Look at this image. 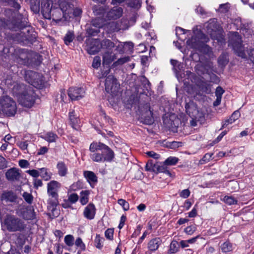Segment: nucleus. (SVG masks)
<instances>
[{
	"mask_svg": "<svg viewBox=\"0 0 254 254\" xmlns=\"http://www.w3.org/2000/svg\"><path fill=\"white\" fill-rule=\"evenodd\" d=\"M212 155L213 153H208L205 154L203 158L199 161V163L202 164L208 162L211 159Z\"/></svg>",
	"mask_w": 254,
	"mask_h": 254,
	"instance_id": "obj_55",
	"label": "nucleus"
},
{
	"mask_svg": "<svg viewBox=\"0 0 254 254\" xmlns=\"http://www.w3.org/2000/svg\"><path fill=\"white\" fill-rule=\"evenodd\" d=\"M87 32L91 36H95L99 32V28L92 26L87 30Z\"/></svg>",
	"mask_w": 254,
	"mask_h": 254,
	"instance_id": "obj_61",
	"label": "nucleus"
},
{
	"mask_svg": "<svg viewBox=\"0 0 254 254\" xmlns=\"http://www.w3.org/2000/svg\"><path fill=\"white\" fill-rule=\"evenodd\" d=\"M228 62L227 56L225 54H222L218 59L219 64L222 66L226 65Z\"/></svg>",
	"mask_w": 254,
	"mask_h": 254,
	"instance_id": "obj_45",
	"label": "nucleus"
},
{
	"mask_svg": "<svg viewBox=\"0 0 254 254\" xmlns=\"http://www.w3.org/2000/svg\"><path fill=\"white\" fill-rule=\"evenodd\" d=\"M118 203L123 207L125 211H127L129 209V203L126 200L124 199H119L118 200Z\"/></svg>",
	"mask_w": 254,
	"mask_h": 254,
	"instance_id": "obj_50",
	"label": "nucleus"
},
{
	"mask_svg": "<svg viewBox=\"0 0 254 254\" xmlns=\"http://www.w3.org/2000/svg\"><path fill=\"white\" fill-rule=\"evenodd\" d=\"M23 217L27 220H33L35 218L34 209L32 207L28 208L23 212Z\"/></svg>",
	"mask_w": 254,
	"mask_h": 254,
	"instance_id": "obj_30",
	"label": "nucleus"
},
{
	"mask_svg": "<svg viewBox=\"0 0 254 254\" xmlns=\"http://www.w3.org/2000/svg\"><path fill=\"white\" fill-rule=\"evenodd\" d=\"M69 118L72 127L75 129H78L80 127V121L75 115L74 111H72L69 112Z\"/></svg>",
	"mask_w": 254,
	"mask_h": 254,
	"instance_id": "obj_25",
	"label": "nucleus"
},
{
	"mask_svg": "<svg viewBox=\"0 0 254 254\" xmlns=\"http://www.w3.org/2000/svg\"><path fill=\"white\" fill-rule=\"evenodd\" d=\"M40 176L45 181H48L51 178L52 173L48 171L47 169L42 168L39 169Z\"/></svg>",
	"mask_w": 254,
	"mask_h": 254,
	"instance_id": "obj_36",
	"label": "nucleus"
},
{
	"mask_svg": "<svg viewBox=\"0 0 254 254\" xmlns=\"http://www.w3.org/2000/svg\"><path fill=\"white\" fill-rule=\"evenodd\" d=\"M25 80L34 87L40 88L44 84L43 75L32 70H26L24 72Z\"/></svg>",
	"mask_w": 254,
	"mask_h": 254,
	"instance_id": "obj_7",
	"label": "nucleus"
},
{
	"mask_svg": "<svg viewBox=\"0 0 254 254\" xmlns=\"http://www.w3.org/2000/svg\"><path fill=\"white\" fill-rule=\"evenodd\" d=\"M103 239L99 235H96L94 240V243L97 248L100 249L103 247Z\"/></svg>",
	"mask_w": 254,
	"mask_h": 254,
	"instance_id": "obj_46",
	"label": "nucleus"
},
{
	"mask_svg": "<svg viewBox=\"0 0 254 254\" xmlns=\"http://www.w3.org/2000/svg\"><path fill=\"white\" fill-rule=\"evenodd\" d=\"M0 107L1 111L8 116H14L17 110L15 101L6 95L0 98Z\"/></svg>",
	"mask_w": 254,
	"mask_h": 254,
	"instance_id": "obj_5",
	"label": "nucleus"
},
{
	"mask_svg": "<svg viewBox=\"0 0 254 254\" xmlns=\"http://www.w3.org/2000/svg\"><path fill=\"white\" fill-rule=\"evenodd\" d=\"M74 38V33L71 31H68L64 37V43L68 45L72 42Z\"/></svg>",
	"mask_w": 254,
	"mask_h": 254,
	"instance_id": "obj_40",
	"label": "nucleus"
},
{
	"mask_svg": "<svg viewBox=\"0 0 254 254\" xmlns=\"http://www.w3.org/2000/svg\"><path fill=\"white\" fill-rule=\"evenodd\" d=\"M85 90L81 87H70L68 89V95L71 100H77L83 98Z\"/></svg>",
	"mask_w": 254,
	"mask_h": 254,
	"instance_id": "obj_14",
	"label": "nucleus"
},
{
	"mask_svg": "<svg viewBox=\"0 0 254 254\" xmlns=\"http://www.w3.org/2000/svg\"><path fill=\"white\" fill-rule=\"evenodd\" d=\"M53 7L52 0H41V12L45 18L51 19V12Z\"/></svg>",
	"mask_w": 254,
	"mask_h": 254,
	"instance_id": "obj_13",
	"label": "nucleus"
},
{
	"mask_svg": "<svg viewBox=\"0 0 254 254\" xmlns=\"http://www.w3.org/2000/svg\"><path fill=\"white\" fill-rule=\"evenodd\" d=\"M194 114L191 118L197 119L198 122H202L204 120V114L202 111L197 109V111H194Z\"/></svg>",
	"mask_w": 254,
	"mask_h": 254,
	"instance_id": "obj_42",
	"label": "nucleus"
},
{
	"mask_svg": "<svg viewBox=\"0 0 254 254\" xmlns=\"http://www.w3.org/2000/svg\"><path fill=\"white\" fill-rule=\"evenodd\" d=\"M178 161V158L174 156H170L165 160L164 163H165L167 166H172L176 165Z\"/></svg>",
	"mask_w": 254,
	"mask_h": 254,
	"instance_id": "obj_41",
	"label": "nucleus"
},
{
	"mask_svg": "<svg viewBox=\"0 0 254 254\" xmlns=\"http://www.w3.org/2000/svg\"><path fill=\"white\" fill-rule=\"evenodd\" d=\"M61 184L56 181H51L47 184V194H58Z\"/></svg>",
	"mask_w": 254,
	"mask_h": 254,
	"instance_id": "obj_15",
	"label": "nucleus"
},
{
	"mask_svg": "<svg viewBox=\"0 0 254 254\" xmlns=\"http://www.w3.org/2000/svg\"><path fill=\"white\" fill-rule=\"evenodd\" d=\"M26 173L29 174L32 177L37 178L40 176V172L37 170H28L26 171Z\"/></svg>",
	"mask_w": 254,
	"mask_h": 254,
	"instance_id": "obj_58",
	"label": "nucleus"
},
{
	"mask_svg": "<svg viewBox=\"0 0 254 254\" xmlns=\"http://www.w3.org/2000/svg\"><path fill=\"white\" fill-rule=\"evenodd\" d=\"M208 39L205 35L201 33H199L198 36L193 35L191 39H188L187 41V46L190 48L201 50V48H204L208 52L210 48L208 46L204 44L207 42Z\"/></svg>",
	"mask_w": 254,
	"mask_h": 254,
	"instance_id": "obj_3",
	"label": "nucleus"
},
{
	"mask_svg": "<svg viewBox=\"0 0 254 254\" xmlns=\"http://www.w3.org/2000/svg\"><path fill=\"white\" fill-rule=\"evenodd\" d=\"M104 29L108 33L118 31L120 29L118 24L115 21L107 22L106 21Z\"/></svg>",
	"mask_w": 254,
	"mask_h": 254,
	"instance_id": "obj_24",
	"label": "nucleus"
},
{
	"mask_svg": "<svg viewBox=\"0 0 254 254\" xmlns=\"http://www.w3.org/2000/svg\"><path fill=\"white\" fill-rule=\"evenodd\" d=\"M162 243L160 238L157 237L151 239L147 245L148 250L151 252H155L157 250Z\"/></svg>",
	"mask_w": 254,
	"mask_h": 254,
	"instance_id": "obj_18",
	"label": "nucleus"
},
{
	"mask_svg": "<svg viewBox=\"0 0 254 254\" xmlns=\"http://www.w3.org/2000/svg\"><path fill=\"white\" fill-rule=\"evenodd\" d=\"M6 179L10 181H18L20 178V174L19 170L16 168H11L7 171L5 173Z\"/></svg>",
	"mask_w": 254,
	"mask_h": 254,
	"instance_id": "obj_16",
	"label": "nucleus"
},
{
	"mask_svg": "<svg viewBox=\"0 0 254 254\" xmlns=\"http://www.w3.org/2000/svg\"><path fill=\"white\" fill-rule=\"evenodd\" d=\"M102 49V44L99 39H92L87 42L86 50L90 55H95Z\"/></svg>",
	"mask_w": 254,
	"mask_h": 254,
	"instance_id": "obj_12",
	"label": "nucleus"
},
{
	"mask_svg": "<svg viewBox=\"0 0 254 254\" xmlns=\"http://www.w3.org/2000/svg\"><path fill=\"white\" fill-rule=\"evenodd\" d=\"M22 196L26 202L29 204L32 203L33 200V197L31 193L24 192L22 194Z\"/></svg>",
	"mask_w": 254,
	"mask_h": 254,
	"instance_id": "obj_52",
	"label": "nucleus"
},
{
	"mask_svg": "<svg viewBox=\"0 0 254 254\" xmlns=\"http://www.w3.org/2000/svg\"><path fill=\"white\" fill-rule=\"evenodd\" d=\"M101 65V59L100 57L96 56L93 61L92 66L94 68H98Z\"/></svg>",
	"mask_w": 254,
	"mask_h": 254,
	"instance_id": "obj_57",
	"label": "nucleus"
},
{
	"mask_svg": "<svg viewBox=\"0 0 254 254\" xmlns=\"http://www.w3.org/2000/svg\"><path fill=\"white\" fill-rule=\"evenodd\" d=\"M167 165L164 163L156 164V172H162L171 176V174L170 172L167 169Z\"/></svg>",
	"mask_w": 254,
	"mask_h": 254,
	"instance_id": "obj_33",
	"label": "nucleus"
},
{
	"mask_svg": "<svg viewBox=\"0 0 254 254\" xmlns=\"http://www.w3.org/2000/svg\"><path fill=\"white\" fill-rule=\"evenodd\" d=\"M47 208L49 211L48 215L51 218L57 217L60 214V211L57 209L59 204V194H48Z\"/></svg>",
	"mask_w": 254,
	"mask_h": 254,
	"instance_id": "obj_9",
	"label": "nucleus"
},
{
	"mask_svg": "<svg viewBox=\"0 0 254 254\" xmlns=\"http://www.w3.org/2000/svg\"><path fill=\"white\" fill-rule=\"evenodd\" d=\"M141 3L140 0H132L129 3V5L131 7L138 8L140 6Z\"/></svg>",
	"mask_w": 254,
	"mask_h": 254,
	"instance_id": "obj_62",
	"label": "nucleus"
},
{
	"mask_svg": "<svg viewBox=\"0 0 254 254\" xmlns=\"http://www.w3.org/2000/svg\"><path fill=\"white\" fill-rule=\"evenodd\" d=\"M79 199L78 195L75 193L70 194L68 196V200L71 203H75Z\"/></svg>",
	"mask_w": 254,
	"mask_h": 254,
	"instance_id": "obj_56",
	"label": "nucleus"
},
{
	"mask_svg": "<svg viewBox=\"0 0 254 254\" xmlns=\"http://www.w3.org/2000/svg\"><path fill=\"white\" fill-rule=\"evenodd\" d=\"M206 28L208 34L210 35L212 39H216L219 42H223L224 39L222 34V30L217 24L215 19L210 20L206 24Z\"/></svg>",
	"mask_w": 254,
	"mask_h": 254,
	"instance_id": "obj_8",
	"label": "nucleus"
},
{
	"mask_svg": "<svg viewBox=\"0 0 254 254\" xmlns=\"http://www.w3.org/2000/svg\"><path fill=\"white\" fill-rule=\"evenodd\" d=\"M25 88L24 85L15 83L12 88V92L13 95L16 96L17 98L23 92H24L23 90L25 89Z\"/></svg>",
	"mask_w": 254,
	"mask_h": 254,
	"instance_id": "obj_27",
	"label": "nucleus"
},
{
	"mask_svg": "<svg viewBox=\"0 0 254 254\" xmlns=\"http://www.w3.org/2000/svg\"><path fill=\"white\" fill-rule=\"evenodd\" d=\"M221 200L229 205L236 204L238 202V200L233 196L226 195L221 197Z\"/></svg>",
	"mask_w": 254,
	"mask_h": 254,
	"instance_id": "obj_34",
	"label": "nucleus"
},
{
	"mask_svg": "<svg viewBox=\"0 0 254 254\" xmlns=\"http://www.w3.org/2000/svg\"><path fill=\"white\" fill-rule=\"evenodd\" d=\"M123 14V9L121 7H114L107 14L109 19H116L120 17Z\"/></svg>",
	"mask_w": 254,
	"mask_h": 254,
	"instance_id": "obj_19",
	"label": "nucleus"
},
{
	"mask_svg": "<svg viewBox=\"0 0 254 254\" xmlns=\"http://www.w3.org/2000/svg\"><path fill=\"white\" fill-rule=\"evenodd\" d=\"M106 20L103 17L98 16L92 21L93 27L98 28H103L104 29Z\"/></svg>",
	"mask_w": 254,
	"mask_h": 254,
	"instance_id": "obj_28",
	"label": "nucleus"
},
{
	"mask_svg": "<svg viewBox=\"0 0 254 254\" xmlns=\"http://www.w3.org/2000/svg\"><path fill=\"white\" fill-rule=\"evenodd\" d=\"M89 150L92 152L90 158L96 162H110L115 157L114 151L106 144L97 142H92L89 147Z\"/></svg>",
	"mask_w": 254,
	"mask_h": 254,
	"instance_id": "obj_1",
	"label": "nucleus"
},
{
	"mask_svg": "<svg viewBox=\"0 0 254 254\" xmlns=\"http://www.w3.org/2000/svg\"><path fill=\"white\" fill-rule=\"evenodd\" d=\"M241 116L240 113L239 111H235L231 115L230 118L225 120L222 126V127L221 129H222L225 127H226L227 126H228L230 124H232L234 122H235V121L238 120Z\"/></svg>",
	"mask_w": 254,
	"mask_h": 254,
	"instance_id": "obj_21",
	"label": "nucleus"
},
{
	"mask_svg": "<svg viewBox=\"0 0 254 254\" xmlns=\"http://www.w3.org/2000/svg\"><path fill=\"white\" fill-rule=\"evenodd\" d=\"M179 249L178 242L176 241H173L170 245L168 253L170 254H175L178 251Z\"/></svg>",
	"mask_w": 254,
	"mask_h": 254,
	"instance_id": "obj_39",
	"label": "nucleus"
},
{
	"mask_svg": "<svg viewBox=\"0 0 254 254\" xmlns=\"http://www.w3.org/2000/svg\"><path fill=\"white\" fill-rule=\"evenodd\" d=\"M229 43L238 56L245 58L246 57L244 48L242 45L241 37L237 32H231L229 33Z\"/></svg>",
	"mask_w": 254,
	"mask_h": 254,
	"instance_id": "obj_4",
	"label": "nucleus"
},
{
	"mask_svg": "<svg viewBox=\"0 0 254 254\" xmlns=\"http://www.w3.org/2000/svg\"><path fill=\"white\" fill-rule=\"evenodd\" d=\"M41 137L49 143L54 142L58 138L57 135L53 132H48L41 135Z\"/></svg>",
	"mask_w": 254,
	"mask_h": 254,
	"instance_id": "obj_31",
	"label": "nucleus"
},
{
	"mask_svg": "<svg viewBox=\"0 0 254 254\" xmlns=\"http://www.w3.org/2000/svg\"><path fill=\"white\" fill-rule=\"evenodd\" d=\"M10 49L8 48L5 47L3 45L0 44V56H2L6 58L8 56Z\"/></svg>",
	"mask_w": 254,
	"mask_h": 254,
	"instance_id": "obj_47",
	"label": "nucleus"
},
{
	"mask_svg": "<svg viewBox=\"0 0 254 254\" xmlns=\"http://www.w3.org/2000/svg\"><path fill=\"white\" fill-rule=\"evenodd\" d=\"M102 48L111 50L115 46V44L109 39H105L101 42Z\"/></svg>",
	"mask_w": 254,
	"mask_h": 254,
	"instance_id": "obj_37",
	"label": "nucleus"
},
{
	"mask_svg": "<svg viewBox=\"0 0 254 254\" xmlns=\"http://www.w3.org/2000/svg\"><path fill=\"white\" fill-rule=\"evenodd\" d=\"M129 57H125L123 58H121L119 59L116 62L114 63L113 65L115 66H118L119 65H122L127 62L129 61Z\"/></svg>",
	"mask_w": 254,
	"mask_h": 254,
	"instance_id": "obj_51",
	"label": "nucleus"
},
{
	"mask_svg": "<svg viewBox=\"0 0 254 254\" xmlns=\"http://www.w3.org/2000/svg\"><path fill=\"white\" fill-rule=\"evenodd\" d=\"M186 110L187 114L191 118L194 114V111H197L198 109L196 104L193 101H190L186 103Z\"/></svg>",
	"mask_w": 254,
	"mask_h": 254,
	"instance_id": "obj_29",
	"label": "nucleus"
},
{
	"mask_svg": "<svg viewBox=\"0 0 254 254\" xmlns=\"http://www.w3.org/2000/svg\"><path fill=\"white\" fill-rule=\"evenodd\" d=\"M90 191L87 190H82L80 192V202L82 205L86 204L89 201Z\"/></svg>",
	"mask_w": 254,
	"mask_h": 254,
	"instance_id": "obj_32",
	"label": "nucleus"
},
{
	"mask_svg": "<svg viewBox=\"0 0 254 254\" xmlns=\"http://www.w3.org/2000/svg\"><path fill=\"white\" fill-rule=\"evenodd\" d=\"M17 100L22 106L31 108L35 103V93L30 88H27L17 98Z\"/></svg>",
	"mask_w": 254,
	"mask_h": 254,
	"instance_id": "obj_10",
	"label": "nucleus"
},
{
	"mask_svg": "<svg viewBox=\"0 0 254 254\" xmlns=\"http://www.w3.org/2000/svg\"><path fill=\"white\" fill-rule=\"evenodd\" d=\"M190 192L189 189H185L180 192V196L184 198H188L190 195Z\"/></svg>",
	"mask_w": 254,
	"mask_h": 254,
	"instance_id": "obj_63",
	"label": "nucleus"
},
{
	"mask_svg": "<svg viewBox=\"0 0 254 254\" xmlns=\"http://www.w3.org/2000/svg\"><path fill=\"white\" fill-rule=\"evenodd\" d=\"M93 12L95 15L103 17L106 14V9L103 6H94Z\"/></svg>",
	"mask_w": 254,
	"mask_h": 254,
	"instance_id": "obj_38",
	"label": "nucleus"
},
{
	"mask_svg": "<svg viewBox=\"0 0 254 254\" xmlns=\"http://www.w3.org/2000/svg\"><path fill=\"white\" fill-rule=\"evenodd\" d=\"M2 198L9 201H13L15 199V197L13 192L8 191L2 194Z\"/></svg>",
	"mask_w": 254,
	"mask_h": 254,
	"instance_id": "obj_43",
	"label": "nucleus"
},
{
	"mask_svg": "<svg viewBox=\"0 0 254 254\" xmlns=\"http://www.w3.org/2000/svg\"><path fill=\"white\" fill-rule=\"evenodd\" d=\"M224 92V90L223 89V88L220 86H218L216 89L215 96L216 97L222 98V96Z\"/></svg>",
	"mask_w": 254,
	"mask_h": 254,
	"instance_id": "obj_64",
	"label": "nucleus"
},
{
	"mask_svg": "<svg viewBox=\"0 0 254 254\" xmlns=\"http://www.w3.org/2000/svg\"><path fill=\"white\" fill-rule=\"evenodd\" d=\"M220 248L223 253H228L233 251L234 247L231 243L227 241L221 245Z\"/></svg>",
	"mask_w": 254,
	"mask_h": 254,
	"instance_id": "obj_35",
	"label": "nucleus"
},
{
	"mask_svg": "<svg viewBox=\"0 0 254 254\" xmlns=\"http://www.w3.org/2000/svg\"><path fill=\"white\" fill-rule=\"evenodd\" d=\"M105 90L113 96L117 95L120 89V84L113 75L107 77L105 83Z\"/></svg>",
	"mask_w": 254,
	"mask_h": 254,
	"instance_id": "obj_11",
	"label": "nucleus"
},
{
	"mask_svg": "<svg viewBox=\"0 0 254 254\" xmlns=\"http://www.w3.org/2000/svg\"><path fill=\"white\" fill-rule=\"evenodd\" d=\"M82 188V183L80 181H78L73 183L70 187V190L72 191H76Z\"/></svg>",
	"mask_w": 254,
	"mask_h": 254,
	"instance_id": "obj_54",
	"label": "nucleus"
},
{
	"mask_svg": "<svg viewBox=\"0 0 254 254\" xmlns=\"http://www.w3.org/2000/svg\"><path fill=\"white\" fill-rule=\"evenodd\" d=\"M57 168L58 169V174L60 176L64 177L67 174V167L64 162H59L57 165Z\"/></svg>",
	"mask_w": 254,
	"mask_h": 254,
	"instance_id": "obj_26",
	"label": "nucleus"
},
{
	"mask_svg": "<svg viewBox=\"0 0 254 254\" xmlns=\"http://www.w3.org/2000/svg\"><path fill=\"white\" fill-rule=\"evenodd\" d=\"M241 32L245 37L249 38L254 32L253 29L252 25L251 24H245L241 27Z\"/></svg>",
	"mask_w": 254,
	"mask_h": 254,
	"instance_id": "obj_23",
	"label": "nucleus"
},
{
	"mask_svg": "<svg viewBox=\"0 0 254 254\" xmlns=\"http://www.w3.org/2000/svg\"><path fill=\"white\" fill-rule=\"evenodd\" d=\"M196 230V227L194 226H190L186 227L185 229V232L186 234L191 235Z\"/></svg>",
	"mask_w": 254,
	"mask_h": 254,
	"instance_id": "obj_60",
	"label": "nucleus"
},
{
	"mask_svg": "<svg viewBox=\"0 0 254 254\" xmlns=\"http://www.w3.org/2000/svg\"><path fill=\"white\" fill-rule=\"evenodd\" d=\"M4 223L7 230L10 232H21L26 227L22 220L13 215L8 216Z\"/></svg>",
	"mask_w": 254,
	"mask_h": 254,
	"instance_id": "obj_6",
	"label": "nucleus"
},
{
	"mask_svg": "<svg viewBox=\"0 0 254 254\" xmlns=\"http://www.w3.org/2000/svg\"><path fill=\"white\" fill-rule=\"evenodd\" d=\"M84 176L86 179L87 182L90 184V186L93 188L95 183L97 182V177L92 171H85L84 172Z\"/></svg>",
	"mask_w": 254,
	"mask_h": 254,
	"instance_id": "obj_22",
	"label": "nucleus"
},
{
	"mask_svg": "<svg viewBox=\"0 0 254 254\" xmlns=\"http://www.w3.org/2000/svg\"><path fill=\"white\" fill-rule=\"evenodd\" d=\"M75 245L80 251H84L85 249V245L80 238L76 239L75 242Z\"/></svg>",
	"mask_w": 254,
	"mask_h": 254,
	"instance_id": "obj_48",
	"label": "nucleus"
},
{
	"mask_svg": "<svg viewBox=\"0 0 254 254\" xmlns=\"http://www.w3.org/2000/svg\"><path fill=\"white\" fill-rule=\"evenodd\" d=\"M116 54L109 51L106 52L103 56V64L108 65L116 59Z\"/></svg>",
	"mask_w": 254,
	"mask_h": 254,
	"instance_id": "obj_20",
	"label": "nucleus"
},
{
	"mask_svg": "<svg viewBox=\"0 0 254 254\" xmlns=\"http://www.w3.org/2000/svg\"><path fill=\"white\" fill-rule=\"evenodd\" d=\"M96 213L95 205L92 203H89L85 208L83 212L84 216L89 220L94 219Z\"/></svg>",
	"mask_w": 254,
	"mask_h": 254,
	"instance_id": "obj_17",
	"label": "nucleus"
},
{
	"mask_svg": "<svg viewBox=\"0 0 254 254\" xmlns=\"http://www.w3.org/2000/svg\"><path fill=\"white\" fill-rule=\"evenodd\" d=\"M156 164H153L152 160H149L146 164L145 169L147 171L156 172Z\"/></svg>",
	"mask_w": 254,
	"mask_h": 254,
	"instance_id": "obj_49",
	"label": "nucleus"
},
{
	"mask_svg": "<svg viewBox=\"0 0 254 254\" xmlns=\"http://www.w3.org/2000/svg\"><path fill=\"white\" fill-rule=\"evenodd\" d=\"M73 11V5L66 0H61L59 7L54 6L51 12V19L56 22H59L63 18L67 20L70 17Z\"/></svg>",
	"mask_w": 254,
	"mask_h": 254,
	"instance_id": "obj_2",
	"label": "nucleus"
},
{
	"mask_svg": "<svg viewBox=\"0 0 254 254\" xmlns=\"http://www.w3.org/2000/svg\"><path fill=\"white\" fill-rule=\"evenodd\" d=\"M114 229H108L105 232V236L106 238L110 240L113 239Z\"/></svg>",
	"mask_w": 254,
	"mask_h": 254,
	"instance_id": "obj_59",
	"label": "nucleus"
},
{
	"mask_svg": "<svg viewBox=\"0 0 254 254\" xmlns=\"http://www.w3.org/2000/svg\"><path fill=\"white\" fill-rule=\"evenodd\" d=\"M144 109L143 110L142 108H141V112H144L145 114L149 117L151 118L152 117L153 113L152 111L150 110V107L149 104H146L143 107Z\"/></svg>",
	"mask_w": 254,
	"mask_h": 254,
	"instance_id": "obj_53",
	"label": "nucleus"
},
{
	"mask_svg": "<svg viewBox=\"0 0 254 254\" xmlns=\"http://www.w3.org/2000/svg\"><path fill=\"white\" fill-rule=\"evenodd\" d=\"M74 239L72 235H66L64 239L65 244L68 247H72L74 245Z\"/></svg>",
	"mask_w": 254,
	"mask_h": 254,
	"instance_id": "obj_44",
	"label": "nucleus"
}]
</instances>
